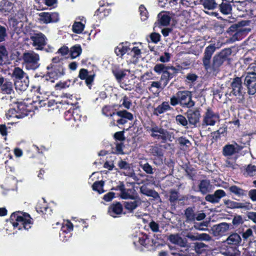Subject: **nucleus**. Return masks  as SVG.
Returning a JSON list of instances; mask_svg holds the SVG:
<instances>
[{"instance_id": "f257e3e1", "label": "nucleus", "mask_w": 256, "mask_h": 256, "mask_svg": "<svg viewBox=\"0 0 256 256\" xmlns=\"http://www.w3.org/2000/svg\"><path fill=\"white\" fill-rule=\"evenodd\" d=\"M116 80L120 83L122 88L125 90H131L134 86V76L128 70H118L113 72Z\"/></svg>"}, {"instance_id": "f03ea898", "label": "nucleus", "mask_w": 256, "mask_h": 256, "mask_svg": "<svg viewBox=\"0 0 256 256\" xmlns=\"http://www.w3.org/2000/svg\"><path fill=\"white\" fill-rule=\"evenodd\" d=\"M170 104L175 106L180 104L183 107L192 108L194 103L192 100L190 92L188 91H179L176 96H173L170 98Z\"/></svg>"}, {"instance_id": "7ed1b4c3", "label": "nucleus", "mask_w": 256, "mask_h": 256, "mask_svg": "<svg viewBox=\"0 0 256 256\" xmlns=\"http://www.w3.org/2000/svg\"><path fill=\"white\" fill-rule=\"evenodd\" d=\"M10 220L14 228L18 227V230L22 227L25 230L30 229L32 224V218L26 213H14L10 216Z\"/></svg>"}, {"instance_id": "20e7f679", "label": "nucleus", "mask_w": 256, "mask_h": 256, "mask_svg": "<svg viewBox=\"0 0 256 256\" xmlns=\"http://www.w3.org/2000/svg\"><path fill=\"white\" fill-rule=\"evenodd\" d=\"M231 93L236 98L238 102L243 104L244 102L245 92L242 86V82L240 78L236 77L233 79L231 83Z\"/></svg>"}, {"instance_id": "39448f33", "label": "nucleus", "mask_w": 256, "mask_h": 256, "mask_svg": "<svg viewBox=\"0 0 256 256\" xmlns=\"http://www.w3.org/2000/svg\"><path fill=\"white\" fill-rule=\"evenodd\" d=\"M22 60L26 68L28 70H36L40 66L38 64L40 56L34 52H24L22 56Z\"/></svg>"}, {"instance_id": "423d86ee", "label": "nucleus", "mask_w": 256, "mask_h": 256, "mask_svg": "<svg viewBox=\"0 0 256 256\" xmlns=\"http://www.w3.org/2000/svg\"><path fill=\"white\" fill-rule=\"evenodd\" d=\"M154 71L157 74L163 73L162 77L168 80L172 78L173 76L178 72V70L173 66H166L163 64H156L154 68Z\"/></svg>"}, {"instance_id": "0eeeda50", "label": "nucleus", "mask_w": 256, "mask_h": 256, "mask_svg": "<svg viewBox=\"0 0 256 256\" xmlns=\"http://www.w3.org/2000/svg\"><path fill=\"white\" fill-rule=\"evenodd\" d=\"M218 120V114L214 113L211 109L208 108L204 116L202 126H214Z\"/></svg>"}, {"instance_id": "6e6552de", "label": "nucleus", "mask_w": 256, "mask_h": 256, "mask_svg": "<svg viewBox=\"0 0 256 256\" xmlns=\"http://www.w3.org/2000/svg\"><path fill=\"white\" fill-rule=\"evenodd\" d=\"M244 84L247 86L249 94L253 95L256 92V74L250 72L247 74L244 79Z\"/></svg>"}, {"instance_id": "1a4fd4ad", "label": "nucleus", "mask_w": 256, "mask_h": 256, "mask_svg": "<svg viewBox=\"0 0 256 256\" xmlns=\"http://www.w3.org/2000/svg\"><path fill=\"white\" fill-rule=\"evenodd\" d=\"M49 70L48 72V76L50 78L52 79L51 82H54L55 80H56L63 76L64 74V70L62 66L52 65L50 68L49 66L48 67Z\"/></svg>"}, {"instance_id": "9d476101", "label": "nucleus", "mask_w": 256, "mask_h": 256, "mask_svg": "<svg viewBox=\"0 0 256 256\" xmlns=\"http://www.w3.org/2000/svg\"><path fill=\"white\" fill-rule=\"evenodd\" d=\"M30 40L32 42V46L36 50H42L46 44V38L42 33L35 34L30 36Z\"/></svg>"}, {"instance_id": "9b49d317", "label": "nucleus", "mask_w": 256, "mask_h": 256, "mask_svg": "<svg viewBox=\"0 0 256 256\" xmlns=\"http://www.w3.org/2000/svg\"><path fill=\"white\" fill-rule=\"evenodd\" d=\"M39 20L43 24L50 22H56L60 20L59 14L58 12H42L39 14Z\"/></svg>"}, {"instance_id": "f8f14e48", "label": "nucleus", "mask_w": 256, "mask_h": 256, "mask_svg": "<svg viewBox=\"0 0 256 256\" xmlns=\"http://www.w3.org/2000/svg\"><path fill=\"white\" fill-rule=\"evenodd\" d=\"M230 227V224L226 222H222L214 226L211 229V231L214 236H221L224 235L229 230Z\"/></svg>"}, {"instance_id": "ddd939ff", "label": "nucleus", "mask_w": 256, "mask_h": 256, "mask_svg": "<svg viewBox=\"0 0 256 256\" xmlns=\"http://www.w3.org/2000/svg\"><path fill=\"white\" fill-rule=\"evenodd\" d=\"M73 230V225L69 220L64 222L60 236L62 241H66L71 236L70 232Z\"/></svg>"}, {"instance_id": "4468645a", "label": "nucleus", "mask_w": 256, "mask_h": 256, "mask_svg": "<svg viewBox=\"0 0 256 256\" xmlns=\"http://www.w3.org/2000/svg\"><path fill=\"white\" fill-rule=\"evenodd\" d=\"M150 131L151 132V136L155 138L165 140L167 138V132L162 128L158 126H153L150 129Z\"/></svg>"}, {"instance_id": "2eb2a0df", "label": "nucleus", "mask_w": 256, "mask_h": 256, "mask_svg": "<svg viewBox=\"0 0 256 256\" xmlns=\"http://www.w3.org/2000/svg\"><path fill=\"white\" fill-rule=\"evenodd\" d=\"M242 147L234 142L225 146L223 148V154L225 156H230L239 152Z\"/></svg>"}, {"instance_id": "dca6fc26", "label": "nucleus", "mask_w": 256, "mask_h": 256, "mask_svg": "<svg viewBox=\"0 0 256 256\" xmlns=\"http://www.w3.org/2000/svg\"><path fill=\"white\" fill-rule=\"evenodd\" d=\"M78 77L81 80H85L86 84L90 88L91 85L95 77V74H90L86 69L82 68L80 70Z\"/></svg>"}, {"instance_id": "f3484780", "label": "nucleus", "mask_w": 256, "mask_h": 256, "mask_svg": "<svg viewBox=\"0 0 256 256\" xmlns=\"http://www.w3.org/2000/svg\"><path fill=\"white\" fill-rule=\"evenodd\" d=\"M226 192L222 190H218L215 191L212 194H208L205 197L206 201L212 203H218L220 202L221 198L225 196Z\"/></svg>"}, {"instance_id": "a211bd4d", "label": "nucleus", "mask_w": 256, "mask_h": 256, "mask_svg": "<svg viewBox=\"0 0 256 256\" xmlns=\"http://www.w3.org/2000/svg\"><path fill=\"white\" fill-rule=\"evenodd\" d=\"M122 206L120 202L113 204L108 208V212L110 216L115 218L122 212Z\"/></svg>"}, {"instance_id": "6ab92c4d", "label": "nucleus", "mask_w": 256, "mask_h": 256, "mask_svg": "<svg viewBox=\"0 0 256 256\" xmlns=\"http://www.w3.org/2000/svg\"><path fill=\"white\" fill-rule=\"evenodd\" d=\"M171 17L169 14L166 12H162L158 15V22L155 23V25L166 26L170 22Z\"/></svg>"}, {"instance_id": "aec40b11", "label": "nucleus", "mask_w": 256, "mask_h": 256, "mask_svg": "<svg viewBox=\"0 0 256 256\" xmlns=\"http://www.w3.org/2000/svg\"><path fill=\"white\" fill-rule=\"evenodd\" d=\"M28 84L29 80L27 76L24 78L16 80L14 82L16 89L20 92L26 90Z\"/></svg>"}, {"instance_id": "412c9836", "label": "nucleus", "mask_w": 256, "mask_h": 256, "mask_svg": "<svg viewBox=\"0 0 256 256\" xmlns=\"http://www.w3.org/2000/svg\"><path fill=\"white\" fill-rule=\"evenodd\" d=\"M9 63L8 52L4 46H0V66Z\"/></svg>"}, {"instance_id": "4be33fe9", "label": "nucleus", "mask_w": 256, "mask_h": 256, "mask_svg": "<svg viewBox=\"0 0 256 256\" xmlns=\"http://www.w3.org/2000/svg\"><path fill=\"white\" fill-rule=\"evenodd\" d=\"M168 240L172 244H177L181 247H184L186 244V242L178 234H170L168 237Z\"/></svg>"}, {"instance_id": "5701e85b", "label": "nucleus", "mask_w": 256, "mask_h": 256, "mask_svg": "<svg viewBox=\"0 0 256 256\" xmlns=\"http://www.w3.org/2000/svg\"><path fill=\"white\" fill-rule=\"evenodd\" d=\"M214 188L213 186L210 184L208 180H203L200 182L199 184L200 191L202 194H206L208 192H210Z\"/></svg>"}, {"instance_id": "b1692460", "label": "nucleus", "mask_w": 256, "mask_h": 256, "mask_svg": "<svg viewBox=\"0 0 256 256\" xmlns=\"http://www.w3.org/2000/svg\"><path fill=\"white\" fill-rule=\"evenodd\" d=\"M242 241L240 236L237 233H232L226 238V242L228 244L238 245Z\"/></svg>"}, {"instance_id": "393cba45", "label": "nucleus", "mask_w": 256, "mask_h": 256, "mask_svg": "<svg viewBox=\"0 0 256 256\" xmlns=\"http://www.w3.org/2000/svg\"><path fill=\"white\" fill-rule=\"evenodd\" d=\"M120 196L122 199H132L134 198V190L132 189H126L123 186L120 187Z\"/></svg>"}, {"instance_id": "a878e982", "label": "nucleus", "mask_w": 256, "mask_h": 256, "mask_svg": "<svg viewBox=\"0 0 256 256\" xmlns=\"http://www.w3.org/2000/svg\"><path fill=\"white\" fill-rule=\"evenodd\" d=\"M220 11L224 14H228L231 13L232 7L231 4L226 0H222L220 5Z\"/></svg>"}, {"instance_id": "bb28decb", "label": "nucleus", "mask_w": 256, "mask_h": 256, "mask_svg": "<svg viewBox=\"0 0 256 256\" xmlns=\"http://www.w3.org/2000/svg\"><path fill=\"white\" fill-rule=\"evenodd\" d=\"M189 122L192 124H196L199 122L200 113L198 110L191 112L188 114Z\"/></svg>"}, {"instance_id": "cd10ccee", "label": "nucleus", "mask_w": 256, "mask_h": 256, "mask_svg": "<svg viewBox=\"0 0 256 256\" xmlns=\"http://www.w3.org/2000/svg\"><path fill=\"white\" fill-rule=\"evenodd\" d=\"M141 204V200L139 198H136L134 201L126 202H124V207L128 210L132 212Z\"/></svg>"}, {"instance_id": "c85d7f7f", "label": "nucleus", "mask_w": 256, "mask_h": 256, "mask_svg": "<svg viewBox=\"0 0 256 256\" xmlns=\"http://www.w3.org/2000/svg\"><path fill=\"white\" fill-rule=\"evenodd\" d=\"M28 115L26 112H22L21 114H19L18 112L14 109L10 110L6 113V116L8 118H21Z\"/></svg>"}, {"instance_id": "c756f323", "label": "nucleus", "mask_w": 256, "mask_h": 256, "mask_svg": "<svg viewBox=\"0 0 256 256\" xmlns=\"http://www.w3.org/2000/svg\"><path fill=\"white\" fill-rule=\"evenodd\" d=\"M137 242H138L140 244L147 246L150 244V240L148 238L147 235L142 234L138 237H135L134 242V244H136Z\"/></svg>"}, {"instance_id": "7c9ffc66", "label": "nucleus", "mask_w": 256, "mask_h": 256, "mask_svg": "<svg viewBox=\"0 0 256 256\" xmlns=\"http://www.w3.org/2000/svg\"><path fill=\"white\" fill-rule=\"evenodd\" d=\"M170 106L168 102H163L160 105L155 108L154 113L156 115H158L170 110Z\"/></svg>"}, {"instance_id": "2f4dec72", "label": "nucleus", "mask_w": 256, "mask_h": 256, "mask_svg": "<svg viewBox=\"0 0 256 256\" xmlns=\"http://www.w3.org/2000/svg\"><path fill=\"white\" fill-rule=\"evenodd\" d=\"M218 2L216 0H205L203 2V6L205 9L204 12L208 14V12L206 11L208 10H212L214 9L217 6V2Z\"/></svg>"}, {"instance_id": "473e14b6", "label": "nucleus", "mask_w": 256, "mask_h": 256, "mask_svg": "<svg viewBox=\"0 0 256 256\" xmlns=\"http://www.w3.org/2000/svg\"><path fill=\"white\" fill-rule=\"evenodd\" d=\"M82 52V49L80 45H75L72 46L70 50L72 58L74 59L78 56Z\"/></svg>"}, {"instance_id": "72a5a7b5", "label": "nucleus", "mask_w": 256, "mask_h": 256, "mask_svg": "<svg viewBox=\"0 0 256 256\" xmlns=\"http://www.w3.org/2000/svg\"><path fill=\"white\" fill-rule=\"evenodd\" d=\"M229 190L232 193L234 194L238 197H242L244 196H246V192L236 186H230Z\"/></svg>"}, {"instance_id": "f704fd0d", "label": "nucleus", "mask_w": 256, "mask_h": 256, "mask_svg": "<svg viewBox=\"0 0 256 256\" xmlns=\"http://www.w3.org/2000/svg\"><path fill=\"white\" fill-rule=\"evenodd\" d=\"M26 74L23 70L20 68H16L12 72V76L15 78V80H22L25 78Z\"/></svg>"}, {"instance_id": "c9c22d12", "label": "nucleus", "mask_w": 256, "mask_h": 256, "mask_svg": "<svg viewBox=\"0 0 256 256\" xmlns=\"http://www.w3.org/2000/svg\"><path fill=\"white\" fill-rule=\"evenodd\" d=\"M224 60V56L222 54L216 55L213 58V65L215 68L218 67L222 64Z\"/></svg>"}, {"instance_id": "e433bc0d", "label": "nucleus", "mask_w": 256, "mask_h": 256, "mask_svg": "<svg viewBox=\"0 0 256 256\" xmlns=\"http://www.w3.org/2000/svg\"><path fill=\"white\" fill-rule=\"evenodd\" d=\"M1 89L4 93L11 94L13 92L12 84L10 82L6 81V82L2 86Z\"/></svg>"}, {"instance_id": "4c0bfd02", "label": "nucleus", "mask_w": 256, "mask_h": 256, "mask_svg": "<svg viewBox=\"0 0 256 256\" xmlns=\"http://www.w3.org/2000/svg\"><path fill=\"white\" fill-rule=\"evenodd\" d=\"M140 192L142 194L156 198L158 196V194L156 191L148 189L145 186L140 188Z\"/></svg>"}, {"instance_id": "58836bf2", "label": "nucleus", "mask_w": 256, "mask_h": 256, "mask_svg": "<svg viewBox=\"0 0 256 256\" xmlns=\"http://www.w3.org/2000/svg\"><path fill=\"white\" fill-rule=\"evenodd\" d=\"M84 23L82 22H74L72 25V30L76 34H80L84 30Z\"/></svg>"}, {"instance_id": "ea45409f", "label": "nucleus", "mask_w": 256, "mask_h": 256, "mask_svg": "<svg viewBox=\"0 0 256 256\" xmlns=\"http://www.w3.org/2000/svg\"><path fill=\"white\" fill-rule=\"evenodd\" d=\"M140 50L138 47H134L130 52V56L133 57V60H131V62H136L137 60L140 57Z\"/></svg>"}, {"instance_id": "a19ab883", "label": "nucleus", "mask_w": 256, "mask_h": 256, "mask_svg": "<svg viewBox=\"0 0 256 256\" xmlns=\"http://www.w3.org/2000/svg\"><path fill=\"white\" fill-rule=\"evenodd\" d=\"M46 206L47 205L46 204V200L44 198H42L38 201V204L36 206V209L38 212H40L44 213L46 211L47 208Z\"/></svg>"}, {"instance_id": "79ce46f5", "label": "nucleus", "mask_w": 256, "mask_h": 256, "mask_svg": "<svg viewBox=\"0 0 256 256\" xmlns=\"http://www.w3.org/2000/svg\"><path fill=\"white\" fill-rule=\"evenodd\" d=\"M116 114L118 116L126 120H132L133 119L132 114L126 110H120Z\"/></svg>"}, {"instance_id": "37998d69", "label": "nucleus", "mask_w": 256, "mask_h": 256, "mask_svg": "<svg viewBox=\"0 0 256 256\" xmlns=\"http://www.w3.org/2000/svg\"><path fill=\"white\" fill-rule=\"evenodd\" d=\"M128 50L126 46H124L122 44H120L115 49V52L117 56H122Z\"/></svg>"}, {"instance_id": "c03bdc74", "label": "nucleus", "mask_w": 256, "mask_h": 256, "mask_svg": "<svg viewBox=\"0 0 256 256\" xmlns=\"http://www.w3.org/2000/svg\"><path fill=\"white\" fill-rule=\"evenodd\" d=\"M103 186L104 182L102 181L96 182L92 185V189L97 191L99 194H101L104 192Z\"/></svg>"}, {"instance_id": "a18cd8bd", "label": "nucleus", "mask_w": 256, "mask_h": 256, "mask_svg": "<svg viewBox=\"0 0 256 256\" xmlns=\"http://www.w3.org/2000/svg\"><path fill=\"white\" fill-rule=\"evenodd\" d=\"M224 204L230 208H242L244 207L242 203H236L230 200H225Z\"/></svg>"}, {"instance_id": "49530a36", "label": "nucleus", "mask_w": 256, "mask_h": 256, "mask_svg": "<svg viewBox=\"0 0 256 256\" xmlns=\"http://www.w3.org/2000/svg\"><path fill=\"white\" fill-rule=\"evenodd\" d=\"M102 113L105 116H114L116 113L114 112V108L110 106H106L102 108Z\"/></svg>"}, {"instance_id": "de8ad7c7", "label": "nucleus", "mask_w": 256, "mask_h": 256, "mask_svg": "<svg viewBox=\"0 0 256 256\" xmlns=\"http://www.w3.org/2000/svg\"><path fill=\"white\" fill-rule=\"evenodd\" d=\"M195 214L194 211L190 208H188L186 210L185 212V215L186 219L188 221L195 220Z\"/></svg>"}, {"instance_id": "09e8293b", "label": "nucleus", "mask_w": 256, "mask_h": 256, "mask_svg": "<svg viewBox=\"0 0 256 256\" xmlns=\"http://www.w3.org/2000/svg\"><path fill=\"white\" fill-rule=\"evenodd\" d=\"M216 50V47L214 45H210L206 48L204 51V56L211 58L212 56Z\"/></svg>"}, {"instance_id": "8fccbe9b", "label": "nucleus", "mask_w": 256, "mask_h": 256, "mask_svg": "<svg viewBox=\"0 0 256 256\" xmlns=\"http://www.w3.org/2000/svg\"><path fill=\"white\" fill-rule=\"evenodd\" d=\"M240 252L236 248L228 250L224 253L226 256H240Z\"/></svg>"}, {"instance_id": "3c124183", "label": "nucleus", "mask_w": 256, "mask_h": 256, "mask_svg": "<svg viewBox=\"0 0 256 256\" xmlns=\"http://www.w3.org/2000/svg\"><path fill=\"white\" fill-rule=\"evenodd\" d=\"M176 120L178 124L183 126H186L188 124V121L186 118L182 115L180 114L177 116Z\"/></svg>"}, {"instance_id": "603ef678", "label": "nucleus", "mask_w": 256, "mask_h": 256, "mask_svg": "<svg viewBox=\"0 0 256 256\" xmlns=\"http://www.w3.org/2000/svg\"><path fill=\"white\" fill-rule=\"evenodd\" d=\"M122 102L120 106H123L124 108L128 109L132 104L130 101L129 100L128 97L124 96L120 100Z\"/></svg>"}, {"instance_id": "864d4df0", "label": "nucleus", "mask_w": 256, "mask_h": 256, "mask_svg": "<svg viewBox=\"0 0 256 256\" xmlns=\"http://www.w3.org/2000/svg\"><path fill=\"white\" fill-rule=\"evenodd\" d=\"M141 19L142 20H145L148 18V13L146 8L142 6H140L139 8Z\"/></svg>"}, {"instance_id": "5fc2aeb1", "label": "nucleus", "mask_w": 256, "mask_h": 256, "mask_svg": "<svg viewBox=\"0 0 256 256\" xmlns=\"http://www.w3.org/2000/svg\"><path fill=\"white\" fill-rule=\"evenodd\" d=\"M248 175L253 176L256 174V166L253 165H248L246 168Z\"/></svg>"}, {"instance_id": "6e6d98bb", "label": "nucleus", "mask_w": 256, "mask_h": 256, "mask_svg": "<svg viewBox=\"0 0 256 256\" xmlns=\"http://www.w3.org/2000/svg\"><path fill=\"white\" fill-rule=\"evenodd\" d=\"M7 36L6 28L0 26V42L5 40Z\"/></svg>"}, {"instance_id": "4d7b16f0", "label": "nucleus", "mask_w": 256, "mask_h": 256, "mask_svg": "<svg viewBox=\"0 0 256 256\" xmlns=\"http://www.w3.org/2000/svg\"><path fill=\"white\" fill-rule=\"evenodd\" d=\"M150 38L152 42L156 44L160 40V35L158 33L152 32L150 35Z\"/></svg>"}, {"instance_id": "13d9d810", "label": "nucleus", "mask_w": 256, "mask_h": 256, "mask_svg": "<svg viewBox=\"0 0 256 256\" xmlns=\"http://www.w3.org/2000/svg\"><path fill=\"white\" fill-rule=\"evenodd\" d=\"M170 54L168 52H165L163 56H162L160 58V61L162 62H167L170 60Z\"/></svg>"}, {"instance_id": "bf43d9fd", "label": "nucleus", "mask_w": 256, "mask_h": 256, "mask_svg": "<svg viewBox=\"0 0 256 256\" xmlns=\"http://www.w3.org/2000/svg\"><path fill=\"white\" fill-rule=\"evenodd\" d=\"M253 234V231L251 228L247 229L242 234V237L244 240H247L250 237L252 236Z\"/></svg>"}, {"instance_id": "052dcab7", "label": "nucleus", "mask_w": 256, "mask_h": 256, "mask_svg": "<svg viewBox=\"0 0 256 256\" xmlns=\"http://www.w3.org/2000/svg\"><path fill=\"white\" fill-rule=\"evenodd\" d=\"M142 168L147 174H152L153 173V169L152 167L148 163L142 166Z\"/></svg>"}, {"instance_id": "680f3d73", "label": "nucleus", "mask_w": 256, "mask_h": 256, "mask_svg": "<svg viewBox=\"0 0 256 256\" xmlns=\"http://www.w3.org/2000/svg\"><path fill=\"white\" fill-rule=\"evenodd\" d=\"M206 246V245L202 243H196L195 244V250L197 253H202V248Z\"/></svg>"}, {"instance_id": "e2e57ef3", "label": "nucleus", "mask_w": 256, "mask_h": 256, "mask_svg": "<svg viewBox=\"0 0 256 256\" xmlns=\"http://www.w3.org/2000/svg\"><path fill=\"white\" fill-rule=\"evenodd\" d=\"M242 222V218L240 216H234L232 220V224L234 226H238Z\"/></svg>"}, {"instance_id": "0e129e2a", "label": "nucleus", "mask_w": 256, "mask_h": 256, "mask_svg": "<svg viewBox=\"0 0 256 256\" xmlns=\"http://www.w3.org/2000/svg\"><path fill=\"white\" fill-rule=\"evenodd\" d=\"M149 226L154 232H158L159 230V226L158 224L156 223V222L152 221L151 222Z\"/></svg>"}, {"instance_id": "69168bd1", "label": "nucleus", "mask_w": 256, "mask_h": 256, "mask_svg": "<svg viewBox=\"0 0 256 256\" xmlns=\"http://www.w3.org/2000/svg\"><path fill=\"white\" fill-rule=\"evenodd\" d=\"M70 52V50L68 47L63 46L58 50V52L62 56H66Z\"/></svg>"}, {"instance_id": "338daca9", "label": "nucleus", "mask_w": 256, "mask_h": 256, "mask_svg": "<svg viewBox=\"0 0 256 256\" xmlns=\"http://www.w3.org/2000/svg\"><path fill=\"white\" fill-rule=\"evenodd\" d=\"M114 198V193L110 192L104 196V200L106 202H110Z\"/></svg>"}, {"instance_id": "774afa93", "label": "nucleus", "mask_w": 256, "mask_h": 256, "mask_svg": "<svg viewBox=\"0 0 256 256\" xmlns=\"http://www.w3.org/2000/svg\"><path fill=\"white\" fill-rule=\"evenodd\" d=\"M118 166L121 169L127 170L130 168V166L128 163L126 162L120 160L118 162Z\"/></svg>"}]
</instances>
